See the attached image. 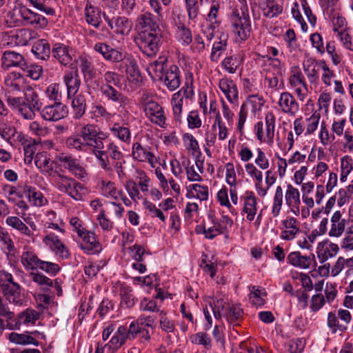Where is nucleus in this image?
Masks as SVG:
<instances>
[{"label": "nucleus", "instance_id": "f257e3e1", "mask_svg": "<svg viewBox=\"0 0 353 353\" xmlns=\"http://www.w3.org/2000/svg\"><path fill=\"white\" fill-rule=\"evenodd\" d=\"M4 83L8 104L25 119H34L35 112L42 106L38 94L26 84L25 79L18 72L9 73L5 77Z\"/></svg>", "mask_w": 353, "mask_h": 353}, {"label": "nucleus", "instance_id": "f03ea898", "mask_svg": "<svg viewBox=\"0 0 353 353\" xmlns=\"http://www.w3.org/2000/svg\"><path fill=\"white\" fill-rule=\"evenodd\" d=\"M107 135L98 125L91 123L83 125L79 132L68 137L65 140L67 148L77 152H90L97 159L99 165L105 172H112L109 157L104 150L103 141Z\"/></svg>", "mask_w": 353, "mask_h": 353}, {"label": "nucleus", "instance_id": "7ed1b4c3", "mask_svg": "<svg viewBox=\"0 0 353 353\" xmlns=\"http://www.w3.org/2000/svg\"><path fill=\"white\" fill-rule=\"evenodd\" d=\"M141 110L152 123L161 128H167V117L163 107L155 99V96L144 92L139 99Z\"/></svg>", "mask_w": 353, "mask_h": 353}, {"label": "nucleus", "instance_id": "20e7f679", "mask_svg": "<svg viewBox=\"0 0 353 353\" xmlns=\"http://www.w3.org/2000/svg\"><path fill=\"white\" fill-rule=\"evenodd\" d=\"M50 176L52 184L59 192L68 194L76 201L82 200L85 194V188L81 183L57 171H55Z\"/></svg>", "mask_w": 353, "mask_h": 353}, {"label": "nucleus", "instance_id": "39448f33", "mask_svg": "<svg viewBox=\"0 0 353 353\" xmlns=\"http://www.w3.org/2000/svg\"><path fill=\"white\" fill-rule=\"evenodd\" d=\"M239 1L241 3L240 8L232 12L230 19L234 32L240 40L244 41L250 36L252 28L247 1Z\"/></svg>", "mask_w": 353, "mask_h": 353}, {"label": "nucleus", "instance_id": "423d86ee", "mask_svg": "<svg viewBox=\"0 0 353 353\" xmlns=\"http://www.w3.org/2000/svg\"><path fill=\"white\" fill-rule=\"evenodd\" d=\"M212 310L216 319L223 316L234 326L238 325L243 319V310L239 305L230 304L223 299L217 300Z\"/></svg>", "mask_w": 353, "mask_h": 353}, {"label": "nucleus", "instance_id": "0eeeda50", "mask_svg": "<svg viewBox=\"0 0 353 353\" xmlns=\"http://www.w3.org/2000/svg\"><path fill=\"white\" fill-rule=\"evenodd\" d=\"M0 287L10 303L21 305L23 299L21 293V286L14 281L12 274L5 270L0 271Z\"/></svg>", "mask_w": 353, "mask_h": 353}, {"label": "nucleus", "instance_id": "6e6552de", "mask_svg": "<svg viewBox=\"0 0 353 353\" xmlns=\"http://www.w3.org/2000/svg\"><path fill=\"white\" fill-rule=\"evenodd\" d=\"M160 32L141 31L135 41L140 50L149 57L154 55L159 50L161 42Z\"/></svg>", "mask_w": 353, "mask_h": 353}, {"label": "nucleus", "instance_id": "1a4fd4ad", "mask_svg": "<svg viewBox=\"0 0 353 353\" xmlns=\"http://www.w3.org/2000/svg\"><path fill=\"white\" fill-rule=\"evenodd\" d=\"M276 119L274 115L272 113H268L265 116V130H263V123L259 121L255 125V130L256 131L257 139L260 141H263L267 143H273L275 130Z\"/></svg>", "mask_w": 353, "mask_h": 353}, {"label": "nucleus", "instance_id": "9d476101", "mask_svg": "<svg viewBox=\"0 0 353 353\" xmlns=\"http://www.w3.org/2000/svg\"><path fill=\"white\" fill-rule=\"evenodd\" d=\"M23 220L25 223L19 216H9L6 218V223L9 227L19 232L20 234L34 239L33 232L37 230L36 224L29 217L23 216Z\"/></svg>", "mask_w": 353, "mask_h": 353}, {"label": "nucleus", "instance_id": "9b49d317", "mask_svg": "<svg viewBox=\"0 0 353 353\" xmlns=\"http://www.w3.org/2000/svg\"><path fill=\"white\" fill-rule=\"evenodd\" d=\"M39 318V314L34 310L26 309L19 313L17 317L13 316L11 319H6V327L9 330H19L21 325H34Z\"/></svg>", "mask_w": 353, "mask_h": 353}, {"label": "nucleus", "instance_id": "f8f14e48", "mask_svg": "<svg viewBox=\"0 0 353 353\" xmlns=\"http://www.w3.org/2000/svg\"><path fill=\"white\" fill-rule=\"evenodd\" d=\"M103 17L110 28L117 34L127 35L132 30V23L125 17H111L105 12H103Z\"/></svg>", "mask_w": 353, "mask_h": 353}, {"label": "nucleus", "instance_id": "ddd939ff", "mask_svg": "<svg viewBox=\"0 0 353 353\" xmlns=\"http://www.w3.org/2000/svg\"><path fill=\"white\" fill-rule=\"evenodd\" d=\"M57 159L65 169L77 178L82 179L88 176L86 170L81 165L79 161L72 155L61 154L57 157Z\"/></svg>", "mask_w": 353, "mask_h": 353}, {"label": "nucleus", "instance_id": "4468645a", "mask_svg": "<svg viewBox=\"0 0 353 353\" xmlns=\"http://www.w3.org/2000/svg\"><path fill=\"white\" fill-rule=\"evenodd\" d=\"M278 105L282 112L289 117H295L300 110L296 99L289 92H283L280 94Z\"/></svg>", "mask_w": 353, "mask_h": 353}, {"label": "nucleus", "instance_id": "2eb2a0df", "mask_svg": "<svg viewBox=\"0 0 353 353\" xmlns=\"http://www.w3.org/2000/svg\"><path fill=\"white\" fill-rule=\"evenodd\" d=\"M67 114V106L61 102H54L52 105H46L41 112L42 118L49 121H59L66 117Z\"/></svg>", "mask_w": 353, "mask_h": 353}, {"label": "nucleus", "instance_id": "dca6fc26", "mask_svg": "<svg viewBox=\"0 0 353 353\" xmlns=\"http://www.w3.org/2000/svg\"><path fill=\"white\" fill-rule=\"evenodd\" d=\"M325 61L318 62L316 59L307 57L303 61V71L311 84H317L319 80V71L323 70Z\"/></svg>", "mask_w": 353, "mask_h": 353}, {"label": "nucleus", "instance_id": "f3484780", "mask_svg": "<svg viewBox=\"0 0 353 353\" xmlns=\"http://www.w3.org/2000/svg\"><path fill=\"white\" fill-rule=\"evenodd\" d=\"M1 61V65L4 69L17 67L25 71L27 68V63L23 56L14 51H5L2 54Z\"/></svg>", "mask_w": 353, "mask_h": 353}, {"label": "nucleus", "instance_id": "a211bd4d", "mask_svg": "<svg viewBox=\"0 0 353 353\" xmlns=\"http://www.w3.org/2000/svg\"><path fill=\"white\" fill-rule=\"evenodd\" d=\"M258 62L261 64L262 73L282 75V63L277 58L269 55H259Z\"/></svg>", "mask_w": 353, "mask_h": 353}, {"label": "nucleus", "instance_id": "6ab92c4d", "mask_svg": "<svg viewBox=\"0 0 353 353\" xmlns=\"http://www.w3.org/2000/svg\"><path fill=\"white\" fill-rule=\"evenodd\" d=\"M79 236L82 238L83 241L79 243V246L85 254H94L101 250V245L93 232L85 230Z\"/></svg>", "mask_w": 353, "mask_h": 353}, {"label": "nucleus", "instance_id": "aec40b11", "mask_svg": "<svg viewBox=\"0 0 353 353\" xmlns=\"http://www.w3.org/2000/svg\"><path fill=\"white\" fill-rule=\"evenodd\" d=\"M242 212L246 214V219L252 221L257 212V198L252 191H246L243 196Z\"/></svg>", "mask_w": 353, "mask_h": 353}, {"label": "nucleus", "instance_id": "412c9836", "mask_svg": "<svg viewBox=\"0 0 353 353\" xmlns=\"http://www.w3.org/2000/svg\"><path fill=\"white\" fill-rule=\"evenodd\" d=\"M284 230L281 232V239L285 241H292L296 236L301 233L300 222L294 217L288 216L282 221Z\"/></svg>", "mask_w": 353, "mask_h": 353}, {"label": "nucleus", "instance_id": "4be33fe9", "mask_svg": "<svg viewBox=\"0 0 353 353\" xmlns=\"http://www.w3.org/2000/svg\"><path fill=\"white\" fill-rule=\"evenodd\" d=\"M285 205L290 209L291 212L295 215L300 212V192L292 184L287 185V189L285 192Z\"/></svg>", "mask_w": 353, "mask_h": 353}, {"label": "nucleus", "instance_id": "5701e85b", "mask_svg": "<svg viewBox=\"0 0 353 353\" xmlns=\"http://www.w3.org/2000/svg\"><path fill=\"white\" fill-rule=\"evenodd\" d=\"M287 259L292 265L301 269H308L316 265L314 254L303 256L299 252H290Z\"/></svg>", "mask_w": 353, "mask_h": 353}, {"label": "nucleus", "instance_id": "b1692460", "mask_svg": "<svg viewBox=\"0 0 353 353\" xmlns=\"http://www.w3.org/2000/svg\"><path fill=\"white\" fill-rule=\"evenodd\" d=\"M132 155L134 159L141 162H148L154 167L157 162V158L150 148L143 147L141 143L136 142L132 145Z\"/></svg>", "mask_w": 353, "mask_h": 353}, {"label": "nucleus", "instance_id": "393cba45", "mask_svg": "<svg viewBox=\"0 0 353 353\" xmlns=\"http://www.w3.org/2000/svg\"><path fill=\"white\" fill-rule=\"evenodd\" d=\"M127 327L121 325L114 332L110 341L105 345L108 353H114L125 344L127 338Z\"/></svg>", "mask_w": 353, "mask_h": 353}, {"label": "nucleus", "instance_id": "a878e982", "mask_svg": "<svg viewBox=\"0 0 353 353\" xmlns=\"http://www.w3.org/2000/svg\"><path fill=\"white\" fill-rule=\"evenodd\" d=\"M163 81L165 85L170 91L177 89L181 85V74L179 68L172 65L164 72Z\"/></svg>", "mask_w": 353, "mask_h": 353}, {"label": "nucleus", "instance_id": "bb28decb", "mask_svg": "<svg viewBox=\"0 0 353 353\" xmlns=\"http://www.w3.org/2000/svg\"><path fill=\"white\" fill-rule=\"evenodd\" d=\"M63 81L67 87L68 97L74 96L80 87L81 79L77 69L67 71L63 76Z\"/></svg>", "mask_w": 353, "mask_h": 353}, {"label": "nucleus", "instance_id": "cd10ccee", "mask_svg": "<svg viewBox=\"0 0 353 353\" xmlns=\"http://www.w3.org/2000/svg\"><path fill=\"white\" fill-rule=\"evenodd\" d=\"M157 17H154L152 13L145 12L140 14L137 18L138 26L143 29L142 31L148 32H160Z\"/></svg>", "mask_w": 353, "mask_h": 353}, {"label": "nucleus", "instance_id": "c85d7f7f", "mask_svg": "<svg viewBox=\"0 0 353 353\" xmlns=\"http://www.w3.org/2000/svg\"><path fill=\"white\" fill-rule=\"evenodd\" d=\"M72 50L68 46L57 43L54 44L52 49V54L61 65H69L72 60Z\"/></svg>", "mask_w": 353, "mask_h": 353}, {"label": "nucleus", "instance_id": "c756f323", "mask_svg": "<svg viewBox=\"0 0 353 353\" xmlns=\"http://www.w3.org/2000/svg\"><path fill=\"white\" fill-rule=\"evenodd\" d=\"M41 259H39L34 251L30 248L25 247L21 255V263L26 270H34L39 268Z\"/></svg>", "mask_w": 353, "mask_h": 353}, {"label": "nucleus", "instance_id": "7c9ffc66", "mask_svg": "<svg viewBox=\"0 0 353 353\" xmlns=\"http://www.w3.org/2000/svg\"><path fill=\"white\" fill-rule=\"evenodd\" d=\"M100 90L108 100L119 103L121 108H124L128 103L129 99L113 86L102 85Z\"/></svg>", "mask_w": 353, "mask_h": 353}, {"label": "nucleus", "instance_id": "2f4dec72", "mask_svg": "<svg viewBox=\"0 0 353 353\" xmlns=\"http://www.w3.org/2000/svg\"><path fill=\"white\" fill-rule=\"evenodd\" d=\"M125 68L126 77L133 84L137 85L141 80L140 72L132 56H128L122 68Z\"/></svg>", "mask_w": 353, "mask_h": 353}, {"label": "nucleus", "instance_id": "473e14b6", "mask_svg": "<svg viewBox=\"0 0 353 353\" xmlns=\"http://www.w3.org/2000/svg\"><path fill=\"white\" fill-rule=\"evenodd\" d=\"M23 22V26H35L39 28H44L48 25V20L45 17L24 6Z\"/></svg>", "mask_w": 353, "mask_h": 353}, {"label": "nucleus", "instance_id": "72a5a7b5", "mask_svg": "<svg viewBox=\"0 0 353 353\" xmlns=\"http://www.w3.org/2000/svg\"><path fill=\"white\" fill-rule=\"evenodd\" d=\"M36 166L48 176L52 174L56 170H54V162L50 159L48 154L45 152H38L34 159Z\"/></svg>", "mask_w": 353, "mask_h": 353}, {"label": "nucleus", "instance_id": "f704fd0d", "mask_svg": "<svg viewBox=\"0 0 353 353\" xmlns=\"http://www.w3.org/2000/svg\"><path fill=\"white\" fill-rule=\"evenodd\" d=\"M23 192L28 199L29 203L37 207H41L48 202L43 193L37 190L36 188L30 185H25Z\"/></svg>", "mask_w": 353, "mask_h": 353}, {"label": "nucleus", "instance_id": "c9c22d12", "mask_svg": "<svg viewBox=\"0 0 353 353\" xmlns=\"http://www.w3.org/2000/svg\"><path fill=\"white\" fill-rule=\"evenodd\" d=\"M219 88L228 100L235 103L238 101V90L235 83L230 79H222L219 81Z\"/></svg>", "mask_w": 353, "mask_h": 353}, {"label": "nucleus", "instance_id": "e433bc0d", "mask_svg": "<svg viewBox=\"0 0 353 353\" xmlns=\"http://www.w3.org/2000/svg\"><path fill=\"white\" fill-rule=\"evenodd\" d=\"M228 36L224 33H221L219 38V41H215L212 48L210 54V60L212 62L217 63L223 52L226 50Z\"/></svg>", "mask_w": 353, "mask_h": 353}, {"label": "nucleus", "instance_id": "4c0bfd02", "mask_svg": "<svg viewBox=\"0 0 353 353\" xmlns=\"http://www.w3.org/2000/svg\"><path fill=\"white\" fill-rule=\"evenodd\" d=\"M24 6H15L12 10L9 11L6 17L5 21L8 26H23Z\"/></svg>", "mask_w": 353, "mask_h": 353}, {"label": "nucleus", "instance_id": "58836bf2", "mask_svg": "<svg viewBox=\"0 0 353 353\" xmlns=\"http://www.w3.org/2000/svg\"><path fill=\"white\" fill-rule=\"evenodd\" d=\"M72 107L74 110V117L77 119L81 118L87 108L85 96L82 93L76 94L72 101Z\"/></svg>", "mask_w": 353, "mask_h": 353}, {"label": "nucleus", "instance_id": "ea45409f", "mask_svg": "<svg viewBox=\"0 0 353 353\" xmlns=\"http://www.w3.org/2000/svg\"><path fill=\"white\" fill-rule=\"evenodd\" d=\"M263 16L267 18H274L279 16L283 12V7L279 3L272 0H266L261 6Z\"/></svg>", "mask_w": 353, "mask_h": 353}, {"label": "nucleus", "instance_id": "a19ab883", "mask_svg": "<svg viewBox=\"0 0 353 353\" xmlns=\"http://www.w3.org/2000/svg\"><path fill=\"white\" fill-rule=\"evenodd\" d=\"M110 131L112 135L123 141L129 143L131 140V132L129 128L121 125L119 123H114L110 128Z\"/></svg>", "mask_w": 353, "mask_h": 353}, {"label": "nucleus", "instance_id": "79ce46f5", "mask_svg": "<svg viewBox=\"0 0 353 353\" xmlns=\"http://www.w3.org/2000/svg\"><path fill=\"white\" fill-rule=\"evenodd\" d=\"M16 46H26L34 38V32L28 29H19L13 31Z\"/></svg>", "mask_w": 353, "mask_h": 353}, {"label": "nucleus", "instance_id": "37998d69", "mask_svg": "<svg viewBox=\"0 0 353 353\" xmlns=\"http://www.w3.org/2000/svg\"><path fill=\"white\" fill-rule=\"evenodd\" d=\"M327 325L332 334L343 332L347 329L346 325L340 321L336 313L332 312L327 314Z\"/></svg>", "mask_w": 353, "mask_h": 353}, {"label": "nucleus", "instance_id": "c03bdc74", "mask_svg": "<svg viewBox=\"0 0 353 353\" xmlns=\"http://www.w3.org/2000/svg\"><path fill=\"white\" fill-rule=\"evenodd\" d=\"M32 52L37 58L45 60L50 57L51 51L49 43L46 40L41 39L34 43Z\"/></svg>", "mask_w": 353, "mask_h": 353}, {"label": "nucleus", "instance_id": "a18cd8bd", "mask_svg": "<svg viewBox=\"0 0 353 353\" xmlns=\"http://www.w3.org/2000/svg\"><path fill=\"white\" fill-rule=\"evenodd\" d=\"M171 105L172 108V113L174 119L177 122H181L183 112V97L180 96V93H174L171 98Z\"/></svg>", "mask_w": 353, "mask_h": 353}, {"label": "nucleus", "instance_id": "49530a36", "mask_svg": "<svg viewBox=\"0 0 353 353\" xmlns=\"http://www.w3.org/2000/svg\"><path fill=\"white\" fill-rule=\"evenodd\" d=\"M283 192L281 186L276 187L273 197V201L271 208V214L274 217H277L280 214L283 206Z\"/></svg>", "mask_w": 353, "mask_h": 353}, {"label": "nucleus", "instance_id": "de8ad7c7", "mask_svg": "<svg viewBox=\"0 0 353 353\" xmlns=\"http://www.w3.org/2000/svg\"><path fill=\"white\" fill-rule=\"evenodd\" d=\"M8 339L10 342L19 345L33 344L36 346L39 345V341L37 340L32 336L25 334L12 332L9 334Z\"/></svg>", "mask_w": 353, "mask_h": 353}, {"label": "nucleus", "instance_id": "09e8293b", "mask_svg": "<svg viewBox=\"0 0 353 353\" xmlns=\"http://www.w3.org/2000/svg\"><path fill=\"white\" fill-rule=\"evenodd\" d=\"M101 12L91 5H87L85 9L86 21L95 28H99L101 19Z\"/></svg>", "mask_w": 353, "mask_h": 353}, {"label": "nucleus", "instance_id": "8fccbe9b", "mask_svg": "<svg viewBox=\"0 0 353 353\" xmlns=\"http://www.w3.org/2000/svg\"><path fill=\"white\" fill-rule=\"evenodd\" d=\"M327 13L329 14L330 19L332 21L334 32H338L340 31L339 28H343L345 26V19L334 8L327 6Z\"/></svg>", "mask_w": 353, "mask_h": 353}, {"label": "nucleus", "instance_id": "3c124183", "mask_svg": "<svg viewBox=\"0 0 353 353\" xmlns=\"http://www.w3.org/2000/svg\"><path fill=\"white\" fill-rule=\"evenodd\" d=\"M339 245L336 243H330L325 249L318 250L317 256L321 263H324L328 259L334 256L339 252Z\"/></svg>", "mask_w": 353, "mask_h": 353}, {"label": "nucleus", "instance_id": "603ef678", "mask_svg": "<svg viewBox=\"0 0 353 353\" xmlns=\"http://www.w3.org/2000/svg\"><path fill=\"white\" fill-rule=\"evenodd\" d=\"M241 63L240 57L236 55L225 57L221 63L223 68L229 73H235Z\"/></svg>", "mask_w": 353, "mask_h": 353}, {"label": "nucleus", "instance_id": "864d4df0", "mask_svg": "<svg viewBox=\"0 0 353 353\" xmlns=\"http://www.w3.org/2000/svg\"><path fill=\"white\" fill-rule=\"evenodd\" d=\"M182 140L185 149L191 152L192 154L201 152L199 143L192 134L185 133L183 135Z\"/></svg>", "mask_w": 353, "mask_h": 353}, {"label": "nucleus", "instance_id": "5fc2aeb1", "mask_svg": "<svg viewBox=\"0 0 353 353\" xmlns=\"http://www.w3.org/2000/svg\"><path fill=\"white\" fill-rule=\"evenodd\" d=\"M0 243L8 250V253L15 251V247L9 233L0 225Z\"/></svg>", "mask_w": 353, "mask_h": 353}, {"label": "nucleus", "instance_id": "6e6d98bb", "mask_svg": "<svg viewBox=\"0 0 353 353\" xmlns=\"http://www.w3.org/2000/svg\"><path fill=\"white\" fill-rule=\"evenodd\" d=\"M30 276L34 283H37L43 289L53 286V281L42 273L32 272L30 274Z\"/></svg>", "mask_w": 353, "mask_h": 353}, {"label": "nucleus", "instance_id": "4d7b16f0", "mask_svg": "<svg viewBox=\"0 0 353 353\" xmlns=\"http://www.w3.org/2000/svg\"><path fill=\"white\" fill-rule=\"evenodd\" d=\"M266 295L264 290L258 288L256 286H252L250 290V299L253 305L256 306L264 304L263 296Z\"/></svg>", "mask_w": 353, "mask_h": 353}, {"label": "nucleus", "instance_id": "13d9d810", "mask_svg": "<svg viewBox=\"0 0 353 353\" xmlns=\"http://www.w3.org/2000/svg\"><path fill=\"white\" fill-rule=\"evenodd\" d=\"M353 168L352 160L348 157H343L341 160V182H345L347 180L348 174L350 173Z\"/></svg>", "mask_w": 353, "mask_h": 353}, {"label": "nucleus", "instance_id": "bf43d9fd", "mask_svg": "<svg viewBox=\"0 0 353 353\" xmlns=\"http://www.w3.org/2000/svg\"><path fill=\"white\" fill-rule=\"evenodd\" d=\"M79 68L85 77H92L94 75V68L90 58L86 56L79 57Z\"/></svg>", "mask_w": 353, "mask_h": 353}, {"label": "nucleus", "instance_id": "052dcab7", "mask_svg": "<svg viewBox=\"0 0 353 353\" xmlns=\"http://www.w3.org/2000/svg\"><path fill=\"white\" fill-rule=\"evenodd\" d=\"M128 56L130 55L126 54L119 50L111 48L107 60L114 63L121 62L119 65V70H121L125 64V61L128 59Z\"/></svg>", "mask_w": 353, "mask_h": 353}, {"label": "nucleus", "instance_id": "680f3d73", "mask_svg": "<svg viewBox=\"0 0 353 353\" xmlns=\"http://www.w3.org/2000/svg\"><path fill=\"white\" fill-rule=\"evenodd\" d=\"M321 116L316 111L314 112L310 117L306 118L305 126H306L305 135L312 134L317 128Z\"/></svg>", "mask_w": 353, "mask_h": 353}, {"label": "nucleus", "instance_id": "e2e57ef3", "mask_svg": "<svg viewBox=\"0 0 353 353\" xmlns=\"http://www.w3.org/2000/svg\"><path fill=\"white\" fill-rule=\"evenodd\" d=\"M46 94L49 99L54 102H61L62 94L59 83H54L50 84L46 88Z\"/></svg>", "mask_w": 353, "mask_h": 353}, {"label": "nucleus", "instance_id": "0e129e2a", "mask_svg": "<svg viewBox=\"0 0 353 353\" xmlns=\"http://www.w3.org/2000/svg\"><path fill=\"white\" fill-rule=\"evenodd\" d=\"M121 303L125 305L126 307L131 308L134 305L137 299L134 294L132 293V290L128 288H123L122 289L121 292Z\"/></svg>", "mask_w": 353, "mask_h": 353}, {"label": "nucleus", "instance_id": "69168bd1", "mask_svg": "<svg viewBox=\"0 0 353 353\" xmlns=\"http://www.w3.org/2000/svg\"><path fill=\"white\" fill-rule=\"evenodd\" d=\"M341 247L346 251L353 250V225L348 227L341 240Z\"/></svg>", "mask_w": 353, "mask_h": 353}, {"label": "nucleus", "instance_id": "338daca9", "mask_svg": "<svg viewBox=\"0 0 353 353\" xmlns=\"http://www.w3.org/2000/svg\"><path fill=\"white\" fill-rule=\"evenodd\" d=\"M150 69L154 72L157 77L163 78L165 71L168 69L166 59L160 57L157 61L150 64Z\"/></svg>", "mask_w": 353, "mask_h": 353}, {"label": "nucleus", "instance_id": "774afa93", "mask_svg": "<svg viewBox=\"0 0 353 353\" xmlns=\"http://www.w3.org/2000/svg\"><path fill=\"white\" fill-rule=\"evenodd\" d=\"M17 129L12 125L6 123L0 124V136L8 142H10V140L14 138Z\"/></svg>", "mask_w": 353, "mask_h": 353}]
</instances>
